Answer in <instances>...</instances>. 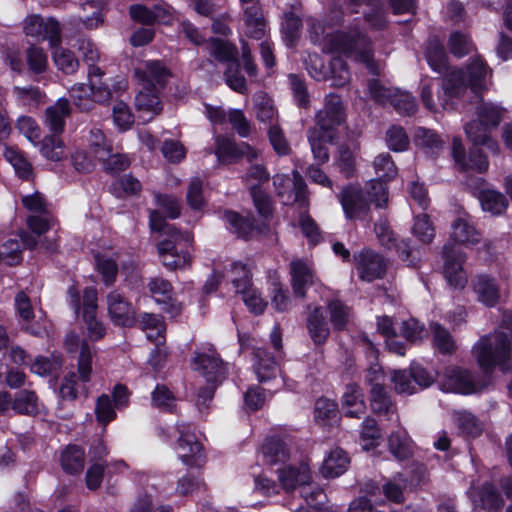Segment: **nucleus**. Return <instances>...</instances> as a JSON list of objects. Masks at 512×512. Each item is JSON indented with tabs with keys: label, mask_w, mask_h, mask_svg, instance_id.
Segmentation results:
<instances>
[{
	"label": "nucleus",
	"mask_w": 512,
	"mask_h": 512,
	"mask_svg": "<svg viewBox=\"0 0 512 512\" xmlns=\"http://www.w3.org/2000/svg\"><path fill=\"white\" fill-rule=\"evenodd\" d=\"M512 314L504 313L501 325L484 335L473 345L471 353L485 376L478 377L467 369L447 367L441 379L442 389L459 394H473L485 389L490 381L487 375L496 367L504 373L511 370Z\"/></svg>",
	"instance_id": "f257e3e1"
},
{
	"label": "nucleus",
	"mask_w": 512,
	"mask_h": 512,
	"mask_svg": "<svg viewBox=\"0 0 512 512\" xmlns=\"http://www.w3.org/2000/svg\"><path fill=\"white\" fill-rule=\"evenodd\" d=\"M490 76L491 70L486 62L479 56L472 58L466 65L465 70L452 69L445 74L441 79L437 101L432 97L431 84H423L421 87L422 102L432 112H437L439 107L444 110H451L454 108V100L461 98L468 88L476 97L487 90Z\"/></svg>",
	"instance_id": "f03ea898"
},
{
	"label": "nucleus",
	"mask_w": 512,
	"mask_h": 512,
	"mask_svg": "<svg viewBox=\"0 0 512 512\" xmlns=\"http://www.w3.org/2000/svg\"><path fill=\"white\" fill-rule=\"evenodd\" d=\"M150 227L165 238L157 244L162 264L170 270L183 269L191 264V246L193 236L189 232H180L165 222L161 214L153 210L149 216Z\"/></svg>",
	"instance_id": "7ed1b4c3"
},
{
	"label": "nucleus",
	"mask_w": 512,
	"mask_h": 512,
	"mask_svg": "<svg viewBox=\"0 0 512 512\" xmlns=\"http://www.w3.org/2000/svg\"><path fill=\"white\" fill-rule=\"evenodd\" d=\"M324 49L362 63L371 74L378 75L381 71V64L374 59L371 39L358 26L327 35L324 39Z\"/></svg>",
	"instance_id": "20e7f679"
},
{
	"label": "nucleus",
	"mask_w": 512,
	"mask_h": 512,
	"mask_svg": "<svg viewBox=\"0 0 512 512\" xmlns=\"http://www.w3.org/2000/svg\"><path fill=\"white\" fill-rule=\"evenodd\" d=\"M339 200L347 219L365 220L369 215L370 203L374 202L378 208L386 206L388 190L380 180H371L365 189L345 187Z\"/></svg>",
	"instance_id": "39448f33"
},
{
	"label": "nucleus",
	"mask_w": 512,
	"mask_h": 512,
	"mask_svg": "<svg viewBox=\"0 0 512 512\" xmlns=\"http://www.w3.org/2000/svg\"><path fill=\"white\" fill-rule=\"evenodd\" d=\"M70 306L78 314L82 313L83 321L86 324L89 337L97 341L104 337L106 328L96 317L97 314V290L88 287L84 290L82 300L77 287L71 286L68 289Z\"/></svg>",
	"instance_id": "423d86ee"
},
{
	"label": "nucleus",
	"mask_w": 512,
	"mask_h": 512,
	"mask_svg": "<svg viewBox=\"0 0 512 512\" xmlns=\"http://www.w3.org/2000/svg\"><path fill=\"white\" fill-rule=\"evenodd\" d=\"M278 478L282 487L289 491L296 488L297 485L302 486L301 494L305 498V501L310 506H318L323 503L326 497L320 488L310 490L306 485L310 481V468L306 462L300 463L298 467L288 466L285 468L278 469Z\"/></svg>",
	"instance_id": "0eeeda50"
},
{
	"label": "nucleus",
	"mask_w": 512,
	"mask_h": 512,
	"mask_svg": "<svg viewBox=\"0 0 512 512\" xmlns=\"http://www.w3.org/2000/svg\"><path fill=\"white\" fill-rule=\"evenodd\" d=\"M193 370L202 375L208 384L221 383L227 376V364L220 358L216 349L209 345L196 350L191 360Z\"/></svg>",
	"instance_id": "6e6552de"
},
{
	"label": "nucleus",
	"mask_w": 512,
	"mask_h": 512,
	"mask_svg": "<svg viewBox=\"0 0 512 512\" xmlns=\"http://www.w3.org/2000/svg\"><path fill=\"white\" fill-rule=\"evenodd\" d=\"M23 32L36 41H48L51 48L60 45L62 41L60 24L52 17L43 18L37 14L27 16L23 21Z\"/></svg>",
	"instance_id": "1a4fd4ad"
},
{
	"label": "nucleus",
	"mask_w": 512,
	"mask_h": 512,
	"mask_svg": "<svg viewBox=\"0 0 512 512\" xmlns=\"http://www.w3.org/2000/svg\"><path fill=\"white\" fill-rule=\"evenodd\" d=\"M292 176L277 174L273 177L276 194L285 205L298 203L307 207V185L298 171L294 170Z\"/></svg>",
	"instance_id": "9d476101"
},
{
	"label": "nucleus",
	"mask_w": 512,
	"mask_h": 512,
	"mask_svg": "<svg viewBox=\"0 0 512 512\" xmlns=\"http://www.w3.org/2000/svg\"><path fill=\"white\" fill-rule=\"evenodd\" d=\"M179 438L177 451L180 460L190 467H201L205 463V454L201 443L197 440L188 423L177 424Z\"/></svg>",
	"instance_id": "9b49d317"
},
{
	"label": "nucleus",
	"mask_w": 512,
	"mask_h": 512,
	"mask_svg": "<svg viewBox=\"0 0 512 512\" xmlns=\"http://www.w3.org/2000/svg\"><path fill=\"white\" fill-rule=\"evenodd\" d=\"M171 73L160 60L143 61L134 69V77L140 88L147 91L161 90Z\"/></svg>",
	"instance_id": "f8f14e48"
},
{
	"label": "nucleus",
	"mask_w": 512,
	"mask_h": 512,
	"mask_svg": "<svg viewBox=\"0 0 512 512\" xmlns=\"http://www.w3.org/2000/svg\"><path fill=\"white\" fill-rule=\"evenodd\" d=\"M345 119L346 113L341 97L329 94L325 98L323 109L316 114V127L314 128L335 136L336 127L344 123Z\"/></svg>",
	"instance_id": "ddd939ff"
},
{
	"label": "nucleus",
	"mask_w": 512,
	"mask_h": 512,
	"mask_svg": "<svg viewBox=\"0 0 512 512\" xmlns=\"http://www.w3.org/2000/svg\"><path fill=\"white\" fill-rule=\"evenodd\" d=\"M354 262L359 277L367 282L383 278L388 267L387 261L371 249L354 254Z\"/></svg>",
	"instance_id": "4468645a"
},
{
	"label": "nucleus",
	"mask_w": 512,
	"mask_h": 512,
	"mask_svg": "<svg viewBox=\"0 0 512 512\" xmlns=\"http://www.w3.org/2000/svg\"><path fill=\"white\" fill-rule=\"evenodd\" d=\"M108 315L112 323L121 327H132L136 324V311L133 304L124 294L117 290L106 296Z\"/></svg>",
	"instance_id": "2eb2a0df"
},
{
	"label": "nucleus",
	"mask_w": 512,
	"mask_h": 512,
	"mask_svg": "<svg viewBox=\"0 0 512 512\" xmlns=\"http://www.w3.org/2000/svg\"><path fill=\"white\" fill-rule=\"evenodd\" d=\"M243 21L244 33L247 37L260 40L266 34V19L259 0H239Z\"/></svg>",
	"instance_id": "dca6fc26"
},
{
	"label": "nucleus",
	"mask_w": 512,
	"mask_h": 512,
	"mask_svg": "<svg viewBox=\"0 0 512 512\" xmlns=\"http://www.w3.org/2000/svg\"><path fill=\"white\" fill-rule=\"evenodd\" d=\"M444 267L443 273L449 285L455 288H464L467 275L463 269L465 255L449 245L443 246Z\"/></svg>",
	"instance_id": "f3484780"
},
{
	"label": "nucleus",
	"mask_w": 512,
	"mask_h": 512,
	"mask_svg": "<svg viewBox=\"0 0 512 512\" xmlns=\"http://www.w3.org/2000/svg\"><path fill=\"white\" fill-rule=\"evenodd\" d=\"M481 234L476 229L469 215H461L451 223L449 239L445 245L455 248V245L465 247L473 246L479 243Z\"/></svg>",
	"instance_id": "a211bd4d"
},
{
	"label": "nucleus",
	"mask_w": 512,
	"mask_h": 512,
	"mask_svg": "<svg viewBox=\"0 0 512 512\" xmlns=\"http://www.w3.org/2000/svg\"><path fill=\"white\" fill-rule=\"evenodd\" d=\"M289 268L293 293L296 297L304 298L307 289L317 281L315 272L309 263L301 259L292 260Z\"/></svg>",
	"instance_id": "6ab92c4d"
},
{
	"label": "nucleus",
	"mask_w": 512,
	"mask_h": 512,
	"mask_svg": "<svg viewBox=\"0 0 512 512\" xmlns=\"http://www.w3.org/2000/svg\"><path fill=\"white\" fill-rule=\"evenodd\" d=\"M129 14L134 21L145 25L169 24L173 19L171 12L159 5L149 9L144 5L135 4L129 8Z\"/></svg>",
	"instance_id": "aec40b11"
},
{
	"label": "nucleus",
	"mask_w": 512,
	"mask_h": 512,
	"mask_svg": "<svg viewBox=\"0 0 512 512\" xmlns=\"http://www.w3.org/2000/svg\"><path fill=\"white\" fill-rule=\"evenodd\" d=\"M253 368L259 382H267L280 374L279 366L273 356L262 347L253 348Z\"/></svg>",
	"instance_id": "412c9836"
},
{
	"label": "nucleus",
	"mask_w": 512,
	"mask_h": 512,
	"mask_svg": "<svg viewBox=\"0 0 512 512\" xmlns=\"http://www.w3.org/2000/svg\"><path fill=\"white\" fill-rule=\"evenodd\" d=\"M311 76L317 81H325L330 79L332 86L344 87L350 82V71L347 63L341 57H334L329 63L328 71H309Z\"/></svg>",
	"instance_id": "4be33fe9"
},
{
	"label": "nucleus",
	"mask_w": 512,
	"mask_h": 512,
	"mask_svg": "<svg viewBox=\"0 0 512 512\" xmlns=\"http://www.w3.org/2000/svg\"><path fill=\"white\" fill-rule=\"evenodd\" d=\"M341 403L345 416L350 418H360L366 411L362 389L355 383L346 385Z\"/></svg>",
	"instance_id": "5701e85b"
},
{
	"label": "nucleus",
	"mask_w": 512,
	"mask_h": 512,
	"mask_svg": "<svg viewBox=\"0 0 512 512\" xmlns=\"http://www.w3.org/2000/svg\"><path fill=\"white\" fill-rule=\"evenodd\" d=\"M308 334L315 345L324 344L329 335L330 329L321 307H315L306 318Z\"/></svg>",
	"instance_id": "b1692460"
},
{
	"label": "nucleus",
	"mask_w": 512,
	"mask_h": 512,
	"mask_svg": "<svg viewBox=\"0 0 512 512\" xmlns=\"http://www.w3.org/2000/svg\"><path fill=\"white\" fill-rule=\"evenodd\" d=\"M136 323L147 333V338L156 345H162L165 341L166 323L163 317L154 313H142Z\"/></svg>",
	"instance_id": "393cba45"
},
{
	"label": "nucleus",
	"mask_w": 512,
	"mask_h": 512,
	"mask_svg": "<svg viewBox=\"0 0 512 512\" xmlns=\"http://www.w3.org/2000/svg\"><path fill=\"white\" fill-rule=\"evenodd\" d=\"M473 290L479 302L487 307H494L499 299V288L493 278L487 275H479L473 281Z\"/></svg>",
	"instance_id": "a878e982"
},
{
	"label": "nucleus",
	"mask_w": 512,
	"mask_h": 512,
	"mask_svg": "<svg viewBox=\"0 0 512 512\" xmlns=\"http://www.w3.org/2000/svg\"><path fill=\"white\" fill-rule=\"evenodd\" d=\"M263 462L266 465L284 464L289 459V449L279 438H268L261 447Z\"/></svg>",
	"instance_id": "bb28decb"
},
{
	"label": "nucleus",
	"mask_w": 512,
	"mask_h": 512,
	"mask_svg": "<svg viewBox=\"0 0 512 512\" xmlns=\"http://www.w3.org/2000/svg\"><path fill=\"white\" fill-rule=\"evenodd\" d=\"M349 463L346 452L341 448H335L324 459L321 473L326 478L338 477L347 470Z\"/></svg>",
	"instance_id": "cd10ccee"
},
{
	"label": "nucleus",
	"mask_w": 512,
	"mask_h": 512,
	"mask_svg": "<svg viewBox=\"0 0 512 512\" xmlns=\"http://www.w3.org/2000/svg\"><path fill=\"white\" fill-rule=\"evenodd\" d=\"M160 90L147 91L141 88L135 98L136 109L149 117L147 120L153 119L162 112L163 105L159 97Z\"/></svg>",
	"instance_id": "c85d7f7f"
},
{
	"label": "nucleus",
	"mask_w": 512,
	"mask_h": 512,
	"mask_svg": "<svg viewBox=\"0 0 512 512\" xmlns=\"http://www.w3.org/2000/svg\"><path fill=\"white\" fill-rule=\"evenodd\" d=\"M70 114V104L67 99H59L53 106L46 109V124L55 135L63 132L65 119Z\"/></svg>",
	"instance_id": "c756f323"
},
{
	"label": "nucleus",
	"mask_w": 512,
	"mask_h": 512,
	"mask_svg": "<svg viewBox=\"0 0 512 512\" xmlns=\"http://www.w3.org/2000/svg\"><path fill=\"white\" fill-rule=\"evenodd\" d=\"M307 137L315 160L320 164L326 163L329 160L327 143L334 139V135L312 128L308 131Z\"/></svg>",
	"instance_id": "7c9ffc66"
},
{
	"label": "nucleus",
	"mask_w": 512,
	"mask_h": 512,
	"mask_svg": "<svg viewBox=\"0 0 512 512\" xmlns=\"http://www.w3.org/2000/svg\"><path fill=\"white\" fill-rule=\"evenodd\" d=\"M255 116L258 121L271 125L278 124V113L275 109L273 100L264 92H259L254 96Z\"/></svg>",
	"instance_id": "2f4dec72"
},
{
	"label": "nucleus",
	"mask_w": 512,
	"mask_h": 512,
	"mask_svg": "<svg viewBox=\"0 0 512 512\" xmlns=\"http://www.w3.org/2000/svg\"><path fill=\"white\" fill-rule=\"evenodd\" d=\"M370 405L374 413L390 418L396 414V407L384 386L372 387L370 391Z\"/></svg>",
	"instance_id": "473e14b6"
},
{
	"label": "nucleus",
	"mask_w": 512,
	"mask_h": 512,
	"mask_svg": "<svg viewBox=\"0 0 512 512\" xmlns=\"http://www.w3.org/2000/svg\"><path fill=\"white\" fill-rule=\"evenodd\" d=\"M62 469L69 474L82 472L85 463L84 450L76 445H69L61 454Z\"/></svg>",
	"instance_id": "72a5a7b5"
},
{
	"label": "nucleus",
	"mask_w": 512,
	"mask_h": 512,
	"mask_svg": "<svg viewBox=\"0 0 512 512\" xmlns=\"http://www.w3.org/2000/svg\"><path fill=\"white\" fill-rule=\"evenodd\" d=\"M327 309L330 322L335 330H344L353 317L351 308L338 299L330 300Z\"/></svg>",
	"instance_id": "f704fd0d"
},
{
	"label": "nucleus",
	"mask_w": 512,
	"mask_h": 512,
	"mask_svg": "<svg viewBox=\"0 0 512 512\" xmlns=\"http://www.w3.org/2000/svg\"><path fill=\"white\" fill-rule=\"evenodd\" d=\"M314 418L322 426H330L338 421V406L327 398H319L315 402Z\"/></svg>",
	"instance_id": "c9c22d12"
},
{
	"label": "nucleus",
	"mask_w": 512,
	"mask_h": 512,
	"mask_svg": "<svg viewBox=\"0 0 512 512\" xmlns=\"http://www.w3.org/2000/svg\"><path fill=\"white\" fill-rule=\"evenodd\" d=\"M465 131L475 146L484 145L493 152L497 151V142L490 138L489 129L479 120L468 123Z\"/></svg>",
	"instance_id": "e433bc0d"
},
{
	"label": "nucleus",
	"mask_w": 512,
	"mask_h": 512,
	"mask_svg": "<svg viewBox=\"0 0 512 512\" xmlns=\"http://www.w3.org/2000/svg\"><path fill=\"white\" fill-rule=\"evenodd\" d=\"M89 86L91 88V93L93 100H95V104H106L112 99L113 92L124 91L126 89L127 82L125 80L116 81L112 85V88H110L106 82L99 80L89 83Z\"/></svg>",
	"instance_id": "4c0bfd02"
},
{
	"label": "nucleus",
	"mask_w": 512,
	"mask_h": 512,
	"mask_svg": "<svg viewBox=\"0 0 512 512\" xmlns=\"http://www.w3.org/2000/svg\"><path fill=\"white\" fill-rule=\"evenodd\" d=\"M70 98L74 106L81 112H89L95 107V100L89 85L84 83L74 84L69 90Z\"/></svg>",
	"instance_id": "58836bf2"
},
{
	"label": "nucleus",
	"mask_w": 512,
	"mask_h": 512,
	"mask_svg": "<svg viewBox=\"0 0 512 512\" xmlns=\"http://www.w3.org/2000/svg\"><path fill=\"white\" fill-rule=\"evenodd\" d=\"M52 58L57 69L66 75L74 74L79 68V60L75 54L59 45L54 47Z\"/></svg>",
	"instance_id": "ea45409f"
},
{
	"label": "nucleus",
	"mask_w": 512,
	"mask_h": 512,
	"mask_svg": "<svg viewBox=\"0 0 512 512\" xmlns=\"http://www.w3.org/2000/svg\"><path fill=\"white\" fill-rule=\"evenodd\" d=\"M177 398L175 394L164 384H157L151 392V404L153 407L166 412H174Z\"/></svg>",
	"instance_id": "a19ab883"
},
{
	"label": "nucleus",
	"mask_w": 512,
	"mask_h": 512,
	"mask_svg": "<svg viewBox=\"0 0 512 512\" xmlns=\"http://www.w3.org/2000/svg\"><path fill=\"white\" fill-rule=\"evenodd\" d=\"M426 59L435 72L445 73L448 71V58L444 47L438 41L429 42L426 49Z\"/></svg>",
	"instance_id": "79ce46f5"
},
{
	"label": "nucleus",
	"mask_w": 512,
	"mask_h": 512,
	"mask_svg": "<svg viewBox=\"0 0 512 512\" xmlns=\"http://www.w3.org/2000/svg\"><path fill=\"white\" fill-rule=\"evenodd\" d=\"M479 501L487 512H501L504 506V500L492 483L483 484L479 492Z\"/></svg>",
	"instance_id": "37998d69"
},
{
	"label": "nucleus",
	"mask_w": 512,
	"mask_h": 512,
	"mask_svg": "<svg viewBox=\"0 0 512 512\" xmlns=\"http://www.w3.org/2000/svg\"><path fill=\"white\" fill-rule=\"evenodd\" d=\"M228 280L233 284L236 292L246 289L252 284V272L247 264L233 262L226 274Z\"/></svg>",
	"instance_id": "c03bdc74"
},
{
	"label": "nucleus",
	"mask_w": 512,
	"mask_h": 512,
	"mask_svg": "<svg viewBox=\"0 0 512 512\" xmlns=\"http://www.w3.org/2000/svg\"><path fill=\"white\" fill-rule=\"evenodd\" d=\"M479 199L483 210L493 215L502 214L508 206L506 197L495 190L482 191Z\"/></svg>",
	"instance_id": "a18cd8bd"
},
{
	"label": "nucleus",
	"mask_w": 512,
	"mask_h": 512,
	"mask_svg": "<svg viewBox=\"0 0 512 512\" xmlns=\"http://www.w3.org/2000/svg\"><path fill=\"white\" fill-rule=\"evenodd\" d=\"M208 50L214 58L221 62H227V65L238 60L236 46L227 41L212 38L208 43Z\"/></svg>",
	"instance_id": "49530a36"
},
{
	"label": "nucleus",
	"mask_w": 512,
	"mask_h": 512,
	"mask_svg": "<svg viewBox=\"0 0 512 512\" xmlns=\"http://www.w3.org/2000/svg\"><path fill=\"white\" fill-rule=\"evenodd\" d=\"M12 409L19 414L35 415L38 413V399L33 391H19L13 401Z\"/></svg>",
	"instance_id": "de8ad7c7"
},
{
	"label": "nucleus",
	"mask_w": 512,
	"mask_h": 512,
	"mask_svg": "<svg viewBox=\"0 0 512 512\" xmlns=\"http://www.w3.org/2000/svg\"><path fill=\"white\" fill-rule=\"evenodd\" d=\"M4 157L14 167L20 178L29 179L32 174V166L18 148L7 147L4 151Z\"/></svg>",
	"instance_id": "09e8293b"
},
{
	"label": "nucleus",
	"mask_w": 512,
	"mask_h": 512,
	"mask_svg": "<svg viewBox=\"0 0 512 512\" xmlns=\"http://www.w3.org/2000/svg\"><path fill=\"white\" fill-rule=\"evenodd\" d=\"M90 152L98 160L104 159L111 152V145L106 139L104 132L97 127L90 129L87 137Z\"/></svg>",
	"instance_id": "8fccbe9b"
},
{
	"label": "nucleus",
	"mask_w": 512,
	"mask_h": 512,
	"mask_svg": "<svg viewBox=\"0 0 512 512\" xmlns=\"http://www.w3.org/2000/svg\"><path fill=\"white\" fill-rule=\"evenodd\" d=\"M241 143H236L233 139L225 136L216 137L215 154L220 161H237L239 160Z\"/></svg>",
	"instance_id": "3c124183"
},
{
	"label": "nucleus",
	"mask_w": 512,
	"mask_h": 512,
	"mask_svg": "<svg viewBox=\"0 0 512 512\" xmlns=\"http://www.w3.org/2000/svg\"><path fill=\"white\" fill-rule=\"evenodd\" d=\"M25 57L28 68L33 73L42 74L47 70L48 56L42 47L31 44L26 49Z\"/></svg>",
	"instance_id": "603ef678"
},
{
	"label": "nucleus",
	"mask_w": 512,
	"mask_h": 512,
	"mask_svg": "<svg viewBox=\"0 0 512 512\" xmlns=\"http://www.w3.org/2000/svg\"><path fill=\"white\" fill-rule=\"evenodd\" d=\"M390 452L399 460L407 459L412 454V445L405 432H395L388 439Z\"/></svg>",
	"instance_id": "864d4df0"
},
{
	"label": "nucleus",
	"mask_w": 512,
	"mask_h": 512,
	"mask_svg": "<svg viewBox=\"0 0 512 512\" xmlns=\"http://www.w3.org/2000/svg\"><path fill=\"white\" fill-rule=\"evenodd\" d=\"M41 153L49 160H62L66 156L63 140L58 135L44 137L41 144Z\"/></svg>",
	"instance_id": "5fc2aeb1"
},
{
	"label": "nucleus",
	"mask_w": 512,
	"mask_h": 512,
	"mask_svg": "<svg viewBox=\"0 0 512 512\" xmlns=\"http://www.w3.org/2000/svg\"><path fill=\"white\" fill-rule=\"evenodd\" d=\"M457 426L460 432L469 438H476L483 431L482 423L470 412L463 411L457 414Z\"/></svg>",
	"instance_id": "6e6d98bb"
},
{
	"label": "nucleus",
	"mask_w": 512,
	"mask_h": 512,
	"mask_svg": "<svg viewBox=\"0 0 512 512\" xmlns=\"http://www.w3.org/2000/svg\"><path fill=\"white\" fill-rule=\"evenodd\" d=\"M412 234L424 244H429L433 241L435 228L427 214H420L414 218Z\"/></svg>",
	"instance_id": "4d7b16f0"
},
{
	"label": "nucleus",
	"mask_w": 512,
	"mask_h": 512,
	"mask_svg": "<svg viewBox=\"0 0 512 512\" xmlns=\"http://www.w3.org/2000/svg\"><path fill=\"white\" fill-rule=\"evenodd\" d=\"M406 488V480L400 475L387 480L382 485L383 495L386 500L401 504L404 502V490Z\"/></svg>",
	"instance_id": "13d9d810"
},
{
	"label": "nucleus",
	"mask_w": 512,
	"mask_h": 512,
	"mask_svg": "<svg viewBox=\"0 0 512 512\" xmlns=\"http://www.w3.org/2000/svg\"><path fill=\"white\" fill-rule=\"evenodd\" d=\"M361 444L365 450L376 447L381 439V432L375 419L365 418L361 429Z\"/></svg>",
	"instance_id": "bf43d9fd"
},
{
	"label": "nucleus",
	"mask_w": 512,
	"mask_h": 512,
	"mask_svg": "<svg viewBox=\"0 0 512 512\" xmlns=\"http://www.w3.org/2000/svg\"><path fill=\"white\" fill-rule=\"evenodd\" d=\"M447 45L450 53L459 58L468 55L474 49L470 37L458 31L451 33Z\"/></svg>",
	"instance_id": "052dcab7"
},
{
	"label": "nucleus",
	"mask_w": 512,
	"mask_h": 512,
	"mask_svg": "<svg viewBox=\"0 0 512 512\" xmlns=\"http://www.w3.org/2000/svg\"><path fill=\"white\" fill-rule=\"evenodd\" d=\"M226 84L235 92L240 94H247L248 89L246 85V79L241 75L239 70L238 60L232 61L227 65L224 72Z\"/></svg>",
	"instance_id": "680f3d73"
},
{
	"label": "nucleus",
	"mask_w": 512,
	"mask_h": 512,
	"mask_svg": "<svg viewBox=\"0 0 512 512\" xmlns=\"http://www.w3.org/2000/svg\"><path fill=\"white\" fill-rule=\"evenodd\" d=\"M386 144L394 152L405 151L409 146V137L404 128L398 125H392L386 131Z\"/></svg>",
	"instance_id": "e2e57ef3"
},
{
	"label": "nucleus",
	"mask_w": 512,
	"mask_h": 512,
	"mask_svg": "<svg viewBox=\"0 0 512 512\" xmlns=\"http://www.w3.org/2000/svg\"><path fill=\"white\" fill-rule=\"evenodd\" d=\"M237 293L242 295V299L249 310L254 314H261L264 312L267 302L261 296V293L250 284L246 289H241Z\"/></svg>",
	"instance_id": "0e129e2a"
},
{
	"label": "nucleus",
	"mask_w": 512,
	"mask_h": 512,
	"mask_svg": "<svg viewBox=\"0 0 512 512\" xmlns=\"http://www.w3.org/2000/svg\"><path fill=\"white\" fill-rule=\"evenodd\" d=\"M147 288L158 304H161L162 301L170 299L171 296H173L172 284L162 277L150 278L147 283Z\"/></svg>",
	"instance_id": "69168bd1"
},
{
	"label": "nucleus",
	"mask_w": 512,
	"mask_h": 512,
	"mask_svg": "<svg viewBox=\"0 0 512 512\" xmlns=\"http://www.w3.org/2000/svg\"><path fill=\"white\" fill-rule=\"evenodd\" d=\"M227 121L231 128L242 138H247L252 131L251 122L244 112L240 109H229L227 111Z\"/></svg>",
	"instance_id": "338daca9"
},
{
	"label": "nucleus",
	"mask_w": 512,
	"mask_h": 512,
	"mask_svg": "<svg viewBox=\"0 0 512 512\" xmlns=\"http://www.w3.org/2000/svg\"><path fill=\"white\" fill-rule=\"evenodd\" d=\"M433 332V342L440 353L450 354L455 350V342L446 329L441 325L434 323L431 325Z\"/></svg>",
	"instance_id": "774afa93"
}]
</instances>
